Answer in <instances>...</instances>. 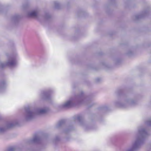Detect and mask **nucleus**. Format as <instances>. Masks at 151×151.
Returning a JSON list of instances; mask_svg holds the SVG:
<instances>
[{
  "instance_id": "f257e3e1",
  "label": "nucleus",
  "mask_w": 151,
  "mask_h": 151,
  "mask_svg": "<svg viewBox=\"0 0 151 151\" xmlns=\"http://www.w3.org/2000/svg\"><path fill=\"white\" fill-rule=\"evenodd\" d=\"M91 103L90 100L84 96L83 92L81 91L79 94L75 95L73 97L70 98L61 105L60 107L66 108L74 105L83 104H87L89 107H91V106L89 104Z\"/></svg>"
},
{
  "instance_id": "f03ea898",
  "label": "nucleus",
  "mask_w": 151,
  "mask_h": 151,
  "mask_svg": "<svg viewBox=\"0 0 151 151\" xmlns=\"http://www.w3.org/2000/svg\"><path fill=\"white\" fill-rule=\"evenodd\" d=\"M27 15L29 17H33L38 20L44 19L47 20L51 17L50 15L47 12H45L43 16H41L39 14V11L37 9L32 10L28 12Z\"/></svg>"
},
{
  "instance_id": "7ed1b4c3",
  "label": "nucleus",
  "mask_w": 151,
  "mask_h": 151,
  "mask_svg": "<svg viewBox=\"0 0 151 151\" xmlns=\"http://www.w3.org/2000/svg\"><path fill=\"white\" fill-rule=\"evenodd\" d=\"M122 102L121 103L116 102L115 105L117 106L124 108L127 106H133L137 104L136 100L131 99L128 96L124 97L122 100Z\"/></svg>"
},
{
  "instance_id": "20e7f679",
  "label": "nucleus",
  "mask_w": 151,
  "mask_h": 151,
  "mask_svg": "<svg viewBox=\"0 0 151 151\" xmlns=\"http://www.w3.org/2000/svg\"><path fill=\"white\" fill-rule=\"evenodd\" d=\"M36 114L35 110L31 109L29 107L25 108V113L24 114V119L26 121L32 120L34 119Z\"/></svg>"
},
{
  "instance_id": "39448f33",
  "label": "nucleus",
  "mask_w": 151,
  "mask_h": 151,
  "mask_svg": "<svg viewBox=\"0 0 151 151\" xmlns=\"http://www.w3.org/2000/svg\"><path fill=\"white\" fill-rule=\"evenodd\" d=\"M73 120L75 122H78L86 130H88L91 128L90 126L84 122V118L82 115H78L74 116L73 117Z\"/></svg>"
},
{
  "instance_id": "423d86ee",
  "label": "nucleus",
  "mask_w": 151,
  "mask_h": 151,
  "mask_svg": "<svg viewBox=\"0 0 151 151\" xmlns=\"http://www.w3.org/2000/svg\"><path fill=\"white\" fill-rule=\"evenodd\" d=\"M16 64L15 60L12 58H9L5 63H0V67L3 68L6 66L12 67L15 66Z\"/></svg>"
},
{
  "instance_id": "0eeeda50",
  "label": "nucleus",
  "mask_w": 151,
  "mask_h": 151,
  "mask_svg": "<svg viewBox=\"0 0 151 151\" xmlns=\"http://www.w3.org/2000/svg\"><path fill=\"white\" fill-rule=\"evenodd\" d=\"M52 91L50 90L42 91L40 94L41 98L46 100L50 99V95L52 93Z\"/></svg>"
},
{
  "instance_id": "6e6552de",
  "label": "nucleus",
  "mask_w": 151,
  "mask_h": 151,
  "mask_svg": "<svg viewBox=\"0 0 151 151\" xmlns=\"http://www.w3.org/2000/svg\"><path fill=\"white\" fill-rule=\"evenodd\" d=\"M41 140V137L39 135L35 134L32 139H29L27 143L29 144H32L39 143Z\"/></svg>"
},
{
  "instance_id": "1a4fd4ad",
  "label": "nucleus",
  "mask_w": 151,
  "mask_h": 151,
  "mask_svg": "<svg viewBox=\"0 0 151 151\" xmlns=\"http://www.w3.org/2000/svg\"><path fill=\"white\" fill-rule=\"evenodd\" d=\"M17 124V123H14L13 122L7 123L5 126L0 127V133H2L4 132L7 129L13 127Z\"/></svg>"
},
{
  "instance_id": "9d476101",
  "label": "nucleus",
  "mask_w": 151,
  "mask_h": 151,
  "mask_svg": "<svg viewBox=\"0 0 151 151\" xmlns=\"http://www.w3.org/2000/svg\"><path fill=\"white\" fill-rule=\"evenodd\" d=\"M149 11V9H148L144 11L139 14L136 15L134 19L135 20H137L147 16L148 14Z\"/></svg>"
},
{
  "instance_id": "9b49d317",
  "label": "nucleus",
  "mask_w": 151,
  "mask_h": 151,
  "mask_svg": "<svg viewBox=\"0 0 151 151\" xmlns=\"http://www.w3.org/2000/svg\"><path fill=\"white\" fill-rule=\"evenodd\" d=\"M36 116L37 115H42L46 114L48 111V108H38L35 109Z\"/></svg>"
},
{
  "instance_id": "f8f14e48",
  "label": "nucleus",
  "mask_w": 151,
  "mask_h": 151,
  "mask_svg": "<svg viewBox=\"0 0 151 151\" xmlns=\"http://www.w3.org/2000/svg\"><path fill=\"white\" fill-rule=\"evenodd\" d=\"M65 123V121L64 120H62L60 121L56 125V127L59 128L64 126Z\"/></svg>"
},
{
  "instance_id": "ddd939ff",
  "label": "nucleus",
  "mask_w": 151,
  "mask_h": 151,
  "mask_svg": "<svg viewBox=\"0 0 151 151\" xmlns=\"http://www.w3.org/2000/svg\"><path fill=\"white\" fill-rule=\"evenodd\" d=\"M19 18V17L17 15H16L13 16L12 18V21L16 23L18 22Z\"/></svg>"
},
{
  "instance_id": "4468645a",
  "label": "nucleus",
  "mask_w": 151,
  "mask_h": 151,
  "mask_svg": "<svg viewBox=\"0 0 151 151\" xmlns=\"http://www.w3.org/2000/svg\"><path fill=\"white\" fill-rule=\"evenodd\" d=\"M55 8L56 9H59L61 7V4L58 1H55L54 2Z\"/></svg>"
},
{
  "instance_id": "2eb2a0df",
  "label": "nucleus",
  "mask_w": 151,
  "mask_h": 151,
  "mask_svg": "<svg viewBox=\"0 0 151 151\" xmlns=\"http://www.w3.org/2000/svg\"><path fill=\"white\" fill-rule=\"evenodd\" d=\"M145 124L148 126H151V118L148 119L146 121Z\"/></svg>"
},
{
  "instance_id": "dca6fc26",
  "label": "nucleus",
  "mask_w": 151,
  "mask_h": 151,
  "mask_svg": "<svg viewBox=\"0 0 151 151\" xmlns=\"http://www.w3.org/2000/svg\"><path fill=\"white\" fill-rule=\"evenodd\" d=\"M72 129V128L71 127H68L67 129H65L64 131V132L65 133H67L68 132L70 131H71Z\"/></svg>"
},
{
  "instance_id": "f3484780",
  "label": "nucleus",
  "mask_w": 151,
  "mask_h": 151,
  "mask_svg": "<svg viewBox=\"0 0 151 151\" xmlns=\"http://www.w3.org/2000/svg\"><path fill=\"white\" fill-rule=\"evenodd\" d=\"M15 150V148L14 147H12L9 148L7 151H14Z\"/></svg>"
},
{
  "instance_id": "a211bd4d",
  "label": "nucleus",
  "mask_w": 151,
  "mask_h": 151,
  "mask_svg": "<svg viewBox=\"0 0 151 151\" xmlns=\"http://www.w3.org/2000/svg\"><path fill=\"white\" fill-rule=\"evenodd\" d=\"M127 55L129 56H131L133 54V52L131 50H129L127 53Z\"/></svg>"
},
{
  "instance_id": "6ab92c4d",
  "label": "nucleus",
  "mask_w": 151,
  "mask_h": 151,
  "mask_svg": "<svg viewBox=\"0 0 151 151\" xmlns=\"http://www.w3.org/2000/svg\"><path fill=\"white\" fill-rule=\"evenodd\" d=\"M2 6L0 5V13L2 11Z\"/></svg>"
},
{
  "instance_id": "aec40b11",
  "label": "nucleus",
  "mask_w": 151,
  "mask_h": 151,
  "mask_svg": "<svg viewBox=\"0 0 151 151\" xmlns=\"http://www.w3.org/2000/svg\"><path fill=\"white\" fill-rule=\"evenodd\" d=\"M5 84V83L4 81L2 82H1V85H4V84Z\"/></svg>"
},
{
  "instance_id": "412c9836",
  "label": "nucleus",
  "mask_w": 151,
  "mask_h": 151,
  "mask_svg": "<svg viewBox=\"0 0 151 151\" xmlns=\"http://www.w3.org/2000/svg\"><path fill=\"white\" fill-rule=\"evenodd\" d=\"M59 139V138L58 137H57L56 138V140H58Z\"/></svg>"
},
{
  "instance_id": "4be33fe9",
  "label": "nucleus",
  "mask_w": 151,
  "mask_h": 151,
  "mask_svg": "<svg viewBox=\"0 0 151 151\" xmlns=\"http://www.w3.org/2000/svg\"><path fill=\"white\" fill-rule=\"evenodd\" d=\"M111 1H112L113 0H110Z\"/></svg>"
}]
</instances>
